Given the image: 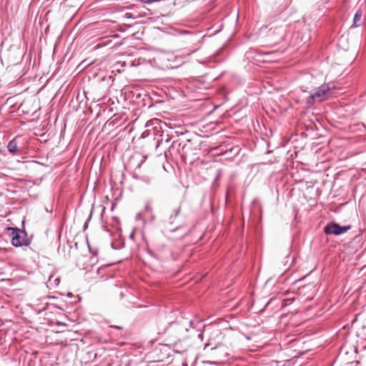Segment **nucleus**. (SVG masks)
Returning a JSON list of instances; mask_svg holds the SVG:
<instances>
[{"instance_id": "obj_15", "label": "nucleus", "mask_w": 366, "mask_h": 366, "mask_svg": "<svg viewBox=\"0 0 366 366\" xmlns=\"http://www.w3.org/2000/svg\"><path fill=\"white\" fill-rule=\"evenodd\" d=\"M203 337H204L203 332H200L198 334V338L200 339L201 340H203Z\"/></svg>"}, {"instance_id": "obj_5", "label": "nucleus", "mask_w": 366, "mask_h": 366, "mask_svg": "<svg viewBox=\"0 0 366 366\" xmlns=\"http://www.w3.org/2000/svg\"><path fill=\"white\" fill-rule=\"evenodd\" d=\"M330 88L328 84H323L321 86L315 88L313 94L319 102H323L327 99V94L330 93Z\"/></svg>"}, {"instance_id": "obj_17", "label": "nucleus", "mask_w": 366, "mask_h": 366, "mask_svg": "<svg viewBox=\"0 0 366 366\" xmlns=\"http://www.w3.org/2000/svg\"><path fill=\"white\" fill-rule=\"evenodd\" d=\"M179 228H180V227H176L175 229H172L170 230L171 232H175L176 230H177Z\"/></svg>"}, {"instance_id": "obj_7", "label": "nucleus", "mask_w": 366, "mask_h": 366, "mask_svg": "<svg viewBox=\"0 0 366 366\" xmlns=\"http://www.w3.org/2000/svg\"><path fill=\"white\" fill-rule=\"evenodd\" d=\"M362 12L361 11V9L357 10L355 14L354 18H353V23H352L353 27H358L362 24L363 21L362 20Z\"/></svg>"}, {"instance_id": "obj_4", "label": "nucleus", "mask_w": 366, "mask_h": 366, "mask_svg": "<svg viewBox=\"0 0 366 366\" xmlns=\"http://www.w3.org/2000/svg\"><path fill=\"white\" fill-rule=\"evenodd\" d=\"M24 56L23 49L16 45H12L8 50V58L13 64H19L21 61Z\"/></svg>"}, {"instance_id": "obj_13", "label": "nucleus", "mask_w": 366, "mask_h": 366, "mask_svg": "<svg viewBox=\"0 0 366 366\" xmlns=\"http://www.w3.org/2000/svg\"><path fill=\"white\" fill-rule=\"evenodd\" d=\"M139 1H142L144 4H152V3H154V2L159 1L160 0H139Z\"/></svg>"}, {"instance_id": "obj_21", "label": "nucleus", "mask_w": 366, "mask_h": 366, "mask_svg": "<svg viewBox=\"0 0 366 366\" xmlns=\"http://www.w3.org/2000/svg\"><path fill=\"white\" fill-rule=\"evenodd\" d=\"M186 147V144H184L183 147H182V149H184Z\"/></svg>"}, {"instance_id": "obj_3", "label": "nucleus", "mask_w": 366, "mask_h": 366, "mask_svg": "<svg viewBox=\"0 0 366 366\" xmlns=\"http://www.w3.org/2000/svg\"><path fill=\"white\" fill-rule=\"evenodd\" d=\"M352 228L351 225H345L340 226L335 222H330L327 223L324 227V232L326 234H334V235H340L342 234L347 231H349Z\"/></svg>"}, {"instance_id": "obj_10", "label": "nucleus", "mask_w": 366, "mask_h": 366, "mask_svg": "<svg viewBox=\"0 0 366 366\" xmlns=\"http://www.w3.org/2000/svg\"><path fill=\"white\" fill-rule=\"evenodd\" d=\"M180 211H181L180 207H178L172 209V213L168 218V222L170 224H172L174 223V219L179 214Z\"/></svg>"}, {"instance_id": "obj_20", "label": "nucleus", "mask_w": 366, "mask_h": 366, "mask_svg": "<svg viewBox=\"0 0 366 366\" xmlns=\"http://www.w3.org/2000/svg\"><path fill=\"white\" fill-rule=\"evenodd\" d=\"M250 53H251V51L247 52L246 55H247V58H249Z\"/></svg>"}, {"instance_id": "obj_8", "label": "nucleus", "mask_w": 366, "mask_h": 366, "mask_svg": "<svg viewBox=\"0 0 366 366\" xmlns=\"http://www.w3.org/2000/svg\"><path fill=\"white\" fill-rule=\"evenodd\" d=\"M7 149H8V151L11 154H16L18 152V150H19L18 143H17L16 139L15 138L11 139L8 143Z\"/></svg>"}, {"instance_id": "obj_6", "label": "nucleus", "mask_w": 366, "mask_h": 366, "mask_svg": "<svg viewBox=\"0 0 366 366\" xmlns=\"http://www.w3.org/2000/svg\"><path fill=\"white\" fill-rule=\"evenodd\" d=\"M212 350H217V359L219 360H222V357L227 356L226 347L223 344H218L216 347L212 348Z\"/></svg>"}, {"instance_id": "obj_19", "label": "nucleus", "mask_w": 366, "mask_h": 366, "mask_svg": "<svg viewBox=\"0 0 366 366\" xmlns=\"http://www.w3.org/2000/svg\"><path fill=\"white\" fill-rule=\"evenodd\" d=\"M210 344L209 343H207L204 347V350H206L207 347Z\"/></svg>"}, {"instance_id": "obj_1", "label": "nucleus", "mask_w": 366, "mask_h": 366, "mask_svg": "<svg viewBox=\"0 0 366 366\" xmlns=\"http://www.w3.org/2000/svg\"><path fill=\"white\" fill-rule=\"evenodd\" d=\"M6 230L12 246L19 247L29 246L31 244V240L27 237V233L24 229L8 227Z\"/></svg>"}, {"instance_id": "obj_11", "label": "nucleus", "mask_w": 366, "mask_h": 366, "mask_svg": "<svg viewBox=\"0 0 366 366\" xmlns=\"http://www.w3.org/2000/svg\"><path fill=\"white\" fill-rule=\"evenodd\" d=\"M305 102L309 107H310V106L313 105L314 104H315L316 102H319L317 101V99H316L314 94H312L306 97Z\"/></svg>"}, {"instance_id": "obj_12", "label": "nucleus", "mask_w": 366, "mask_h": 366, "mask_svg": "<svg viewBox=\"0 0 366 366\" xmlns=\"http://www.w3.org/2000/svg\"><path fill=\"white\" fill-rule=\"evenodd\" d=\"M141 179L142 182H145L146 184H150L152 182V179L147 176L142 177Z\"/></svg>"}, {"instance_id": "obj_9", "label": "nucleus", "mask_w": 366, "mask_h": 366, "mask_svg": "<svg viewBox=\"0 0 366 366\" xmlns=\"http://www.w3.org/2000/svg\"><path fill=\"white\" fill-rule=\"evenodd\" d=\"M169 142V137L168 134H164L162 132V134L159 135V137L157 139V147H159L160 145L164 143H168Z\"/></svg>"}, {"instance_id": "obj_14", "label": "nucleus", "mask_w": 366, "mask_h": 366, "mask_svg": "<svg viewBox=\"0 0 366 366\" xmlns=\"http://www.w3.org/2000/svg\"><path fill=\"white\" fill-rule=\"evenodd\" d=\"M111 328H117V329H119V330H122L123 327L122 326H117V325H111L110 326Z\"/></svg>"}, {"instance_id": "obj_18", "label": "nucleus", "mask_w": 366, "mask_h": 366, "mask_svg": "<svg viewBox=\"0 0 366 366\" xmlns=\"http://www.w3.org/2000/svg\"><path fill=\"white\" fill-rule=\"evenodd\" d=\"M232 150H236V153L237 154L239 151V148L238 147H236V148H233Z\"/></svg>"}, {"instance_id": "obj_2", "label": "nucleus", "mask_w": 366, "mask_h": 366, "mask_svg": "<svg viewBox=\"0 0 366 366\" xmlns=\"http://www.w3.org/2000/svg\"><path fill=\"white\" fill-rule=\"evenodd\" d=\"M182 326L183 330L186 332L189 331L188 325L189 327L193 329H198V327H202V320L193 319L189 321L182 320V322H172L165 328L164 332H174V329H176L178 326Z\"/></svg>"}, {"instance_id": "obj_16", "label": "nucleus", "mask_w": 366, "mask_h": 366, "mask_svg": "<svg viewBox=\"0 0 366 366\" xmlns=\"http://www.w3.org/2000/svg\"><path fill=\"white\" fill-rule=\"evenodd\" d=\"M89 248L90 252L92 253V254L97 255V249H95L94 251H93V250H92V249L90 247H89Z\"/></svg>"}]
</instances>
